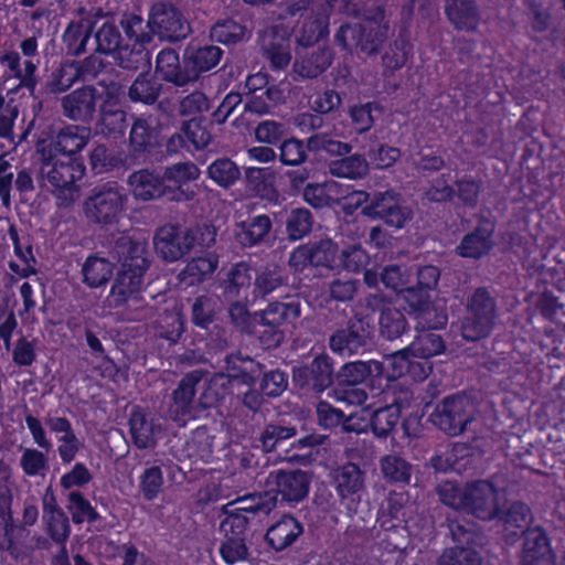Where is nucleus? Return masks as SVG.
Wrapping results in <instances>:
<instances>
[{"instance_id": "nucleus-1", "label": "nucleus", "mask_w": 565, "mask_h": 565, "mask_svg": "<svg viewBox=\"0 0 565 565\" xmlns=\"http://www.w3.org/2000/svg\"><path fill=\"white\" fill-rule=\"evenodd\" d=\"M499 520L503 525L504 541L514 543L522 537V546L518 554L519 565H555V553L550 537L541 525L530 526L533 515L530 507L514 501L504 510L499 508Z\"/></svg>"}, {"instance_id": "nucleus-2", "label": "nucleus", "mask_w": 565, "mask_h": 565, "mask_svg": "<svg viewBox=\"0 0 565 565\" xmlns=\"http://www.w3.org/2000/svg\"><path fill=\"white\" fill-rule=\"evenodd\" d=\"M436 492L445 505L480 521L490 522L499 515L498 489L489 480H475L463 486L446 481Z\"/></svg>"}, {"instance_id": "nucleus-3", "label": "nucleus", "mask_w": 565, "mask_h": 565, "mask_svg": "<svg viewBox=\"0 0 565 565\" xmlns=\"http://www.w3.org/2000/svg\"><path fill=\"white\" fill-rule=\"evenodd\" d=\"M113 253L120 263V269L110 295L116 306H121L140 291L143 276L150 267L149 252L146 242L120 235L115 241Z\"/></svg>"}, {"instance_id": "nucleus-4", "label": "nucleus", "mask_w": 565, "mask_h": 565, "mask_svg": "<svg viewBox=\"0 0 565 565\" xmlns=\"http://www.w3.org/2000/svg\"><path fill=\"white\" fill-rule=\"evenodd\" d=\"M85 173V166L76 158L58 159L45 149L42 150L39 177L46 181L50 191L57 200V205L71 206L78 196L79 188L76 181Z\"/></svg>"}, {"instance_id": "nucleus-5", "label": "nucleus", "mask_w": 565, "mask_h": 565, "mask_svg": "<svg viewBox=\"0 0 565 565\" xmlns=\"http://www.w3.org/2000/svg\"><path fill=\"white\" fill-rule=\"evenodd\" d=\"M446 522L455 545L443 551L437 565H482L486 535L481 527L466 519L447 518Z\"/></svg>"}, {"instance_id": "nucleus-6", "label": "nucleus", "mask_w": 565, "mask_h": 565, "mask_svg": "<svg viewBox=\"0 0 565 565\" xmlns=\"http://www.w3.org/2000/svg\"><path fill=\"white\" fill-rule=\"evenodd\" d=\"M312 34L298 39V44L302 46L297 52L294 63V71L303 78L313 79L323 74L332 64L334 52L327 45H311L320 39L328 35V24L323 19H317L309 24Z\"/></svg>"}, {"instance_id": "nucleus-7", "label": "nucleus", "mask_w": 565, "mask_h": 565, "mask_svg": "<svg viewBox=\"0 0 565 565\" xmlns=\"http://www.w3.org/2000/svg\"><path fill=\"white\" fill-rule=\"evenodd\" d=\"M128 201L124 189L115 181L93 188L83 202L84 215L89 223L108 226L119 222Z\"/></svg>"}, {"instance_id": "nucleus-8", "label": "nucleus", "mask_w": 565, "mask_h": 565, "mask_svg": "<svg viewBox=\"0 0 565 565\" xmlns=\"http://www.w3.org/2000/svg\"><path fill=\"white\" fill-rule=\"evenodd\" d=\"M381 26L361 21L342 23L333 35V42L342 51L359 57H372L381 53L388 33Z\"/></svg>"}, {"instance_id": "nucleus-9", "label": "nucleus", "mask_w": 565, "mask_h": 565, "mask_svg": "<svg viewBox=\"0 0 565 565\" xmlns=\"http://www.w3.org/2000/svg\"><path fill=\"white\" fill-rule=\"evenodd\" d=\"M476 405L463 393L444 397L429 414V422L447 436L455 437L466 431L475 420Z\"/></svg>"}, {"instance_id": "nucleus-10", "label": "nucleus", "mask_w": 565, "mask_h": 565, "mask_svg": "<svg viewBox=\"0 0 565 565\" xmlns=\"http://www.w3.org/2000/svg\"><path fill=\"white\" fill-rule=\"evenodd\" d=\"M467 315L461 322V334L468 341L487 338L497 319V301L486 287H479L467 299Z\"/></svg>"}, {"instance_id": "nucleus-11", "label": "nucleus", "mask_w": 565, "mask_h": 565, "mask_svg": "<svg viewBox=\"0 0 565 565\" xmlns=\"http://www.w3.org/2000/svg\"><path fill=\"white\" fill-rule=\"evenodd\" d=\"M373 344L374 329L361 313H354L329 338L331 351L345 356L364 354L372 349Z\"/></svg>"}, {"instance_id": "nucleus-12", "label": "nucleus", "mask_w": 565, "mask_h": 565, "mask_svg": "<svg viewBox=\"0 0 565 565\" xmlns=\"http://www.w3.org/2000/svg\"><path fill=\"white\" fill-rule=\"evenodd\" d=\"M361 213L371 220H382L397 230L405 227L414 215L402 194L394 190L374 191L371 203L364 205Z\"/></svg>"}, {"instance_id": "nucleus-13", "label": "nucleus", "mask_w": 565, "mask_h": 565, "mask_svg": "<svg viewBox=\"0 0 565 565\" xmlns=\"http://www.w3.org/2000/svg\"><path fill=\"white\" fill-rule=\"evenodd\" d=\"M146 26L152 36L170 43L180 42L191 33L190 23L172 3L159 1L151 6Z\"/></svg>"}, {"instance_id": "nucleus-14", "label": "nucleus", "mask_w": 565, "mask_h": 565, "mask_svg": "<svg viewBox=\"0 0 565 565\" xmlns=\"http://www.w3.org/2000/svg\"><path fill=\"white\" fill-rule=\"evenodd\" d=\"M333 359L318 354L310 363L292 367L294 385L305 392L322 393L333 384Z\"/></svg>"}, {"instance_id": "nucleus-15", "label": "nucleus", "mask_w": 565, "mask_h": 565, "mask_svg": "<svg viewBox=\"0 0 565 565\" xmlns=\"http://www.w3.org/2000/svg\"><path fill=\"white\" fill-rule=\"evenodd\" d=\"M209 374L207 371L198 369L183 375L175 390L171 394L172 403L169 407L170 417L174 422H185L186 418H201L198 399L195 401L196 385Z\"/></svg>"}, {"instance_id": "nucleus-16", "label": "nucleus", "mask_w": 565, "mask_h": 565, "mask_svg": "<svg viewBox=\"0 0 565 565\" xmlns=\"http://www.w3.org/2000/svg\"><path fill=\"white\" fill-rule=\"evenodd\" d=\"M127 184L137 201L149 202L167 196L172 202L189 199L180 189L171 190L169 184H163L161 174L149 169L134 171L127 179Z\"/></svg>"}, {"instance_id": "nucleus-17", "label": "nucleus", "mask_w": 565, "mask_h": 565, "mask_svg": "<svg viewBox=\"0 0 565 565\" xmlns=\"http://www.w3.org/2000/svg\"><path fill=\"white\" fill-rule=\"evenodd\" d=\"M153 245L157 255L167 263L178 262L193 249L188 227L172 223L156 230Z\"/></svg>"}, {"instance_id": "nucleus-18", "label": "nucleus", "mask_w": 565, "mask_h": 565, "mask_svg": "<svg viewBox=\"0 0 565 565\" xmlns=\"http://www.w3.org/2000/svg\"><path fill=\"white\" fill-rule=\"evenodd\" d=\"M297 438L296 443L291 446L298 449H310L320 446L324 443L326 436L319 434H307L299 436V431L294 426H284L281 424L270 423L267 424L262 431L258 440L265 452H273L282 446L287 440Z\"/></svg>"}, {"instance_id": "nucleus-19", "label": "nucleus", "mask_w": 565, "mask_h": 565, "mask_svg": "<svg viewBox=\"0 0 565 565\" xmlns=\"http://www.w3.org/2000/svg\"><path fill=\"white\" fill-rule=\"evenodd\" d=\"M100 95L93 85L76 88L61 98L63 115L70 120L89 124L97 111Z\"/></svg>"}, {"instance_id": "nucleus-20", "label": "nucleus", "mask_w": 565, "mask_h": 565, "mask_svg": "<svg viewBox=\"0 0 565 565\" xmlns=\"http://www.w3.org/2000/svg\"><path fill=\"white\" fill-rule=\"evenodd\" d=\"M159 145L157 128L152 127L146 118H135L129 132V150L127 151L129 160L135 166L141 164Z\"/></svg>"}, {"instance_id": "nucleus-21", "label": "nucleus", "mask_w": 565, "mask_h": 565, "mask_svg": "<svg viewBox=\"0 0 565 565\" xmlns=\"http://www.w3.org/2000/svg\"><path fill=\"white\" fill-rule=\"evenodd\" d=\"M276 492L282 501L298 503L307 498L312 472L301 469H280L275 472Z\"/></svg>"}, {"instance_id": "nucleus-22", "label": "nucleus", "mask_w": 565, "mask_h": 565, "mask_svg": "<svg viewBox=\"0 0 565 565\" xmlns=\"http://www.w3.org/2000/svg\"><path fill=\"white\" fill-rule=\"evenodd\" d=\"M271 228V218L260 214L235 223L233 237L242 248H252L266 243Z\"/></svg>"}, {"instance_id": "nucleus-23", "label": "nucleus", "mask_w": 565, "mask_h": 565, "mask_svg": "<svg viewBox=\"0 0 565 565\" xmlns=\"http://www.w3.org/2000/svg\"><path fill=\"white\" fill-rule=\"evenodd\" d=\"M129 126L128 114L116 102L105 99L99 106L96 131L108 139H120Z\"/></svg>"}, {"instance_id": "nucleus-24", "label": "nucleus", "mask_w": 565, "mask_h": 565, "mask_svg": "<svg viewBox=\"0 0 565 565\" xmlns=\"http://www.w3.org/2000/svg\"><path fill=\"white\" fill-rule=\"evenodd\" d=\"M493 232L494 225L488 220H482L472 232L462 237L456 249L457 253L462 257L475 259L487 255L493 247Z\"/></svg>"}, {"instance_id": "nucleus-25", "label": "nucleus", "mask_w": 565, "mask_h": 565, "mask_svg": "<svg viewBox=\"0 0 565 565\" xmlns=\"http://www.w3.org/2000/svg\"><path fill=\"white\" fill-rule=\"evenodd\" d=\"M246 190L254 196L269 203L279 201V191L276 188V174L269 168L249 167L244 173Z\"/></svg>"}, {"instance_id": "nucleus-26", "label": "nucleus", "mask_w": 565, "mask_h": 565, "mask_svg": "<svg viewBox=\"0 0 565 565\" xmlns=\"http://www.w3.org/2000/svg\"><path fill=\"white\" fill-rule=\"evenodd\" d=\"M218 267V256L214 253H205L191 258L184 268L177 275V279L185 287L199 286L212 278Z\"/></svg>"}, {"instance_id": "nucleus-27", "label": "nucleus", "mask_w": 565, "mask_h": 565, "mask_svg": "<svg viewBox=\"0 0 565 565\" xmlns=\"http://www.w3.org/2000/svg\"><path fill=\"white\" fill-rule=\"evenodd\" d=\"M445 14L458 31H475L480 21V11L476 0H445Z\"/></svg>"}, {"instance_id": "nucleus-28", "label": "nucleus", "mask_w": 565, "mask_h": 565, "mask_svg": "<svg viewBox=\"0 0 565 565\" xmlns=\"http://www.w3.org/2000/svg\"><path fill=\"white\" fill-rule=\"evenodd\" d=\"M89 164L95 173H107L118 169L129 170L135 167L124 150L108 148L98 143L89 153Z\"/></svg>"}, {"instance_id": "nucleus-29", "label": "nucleus", "mask_w": 565, "mask_h": 565, "mask_svg": "<svg viewBox=\"0 0 565 565\" xmlns=\"http://www.w3.org/2000/svg\"><path fill=\"white\" fill-rule=\"evenodd\" d=\"M335 491L341 499L354 495L365 488V471L354 462H347L333 471Z\"/></svg>"}, {"instance_id": "nucleus-30", "label": "nucleus", "mask_w": 565, "mask_h": 565, "mask_svg": "<svg viewBox=\"0 0 565 565\" xmlns=\"http://www.w3.org/2000/svg\"><path fill=\"white\" fill-rule=\"evenodd\" d=\"M301 523L291 515H284L266 532L265 540L275 551L279 552L289 547L301 534Z\"/></svg>"}, {"instance_id": "nucleus-31", "label": "nucleus", "mask_w": 565, "mask_h": 565, "mask_svg": "<svg viewBox=\"0 0 565 565\" xmlns=\"http://www.w3.org/2000/svg\"><path fill=\"white\" fill-rule=\"evenodd\" d=\"M383 372L384 365L382 362L375 360L353 361L343 364L335 373V379L341 385L355 386L371 376H382Z\"/></svg>"}, {"instance_id": "nucleus-32", "label": "nucleus", "mask_w": 565, "mask_h": 565, "mask_svg": "<svg viewBox=\"0 0 565 565\" xmlns=\"http://www.w3.org/2000/svg\"><path fill=\"white\" fill-rule=\"evenodd\" d=\"M300 315L301 302L298 299L288 302L273 301L265 309L255 311L256 321L280 328L285 323H292Z\"/></svg>"}, {"instance_id": "nucleus-33", "label": "nucleus", "mask_w": 565, "mask_h": 565, "mask_svg": "<svg viewBox=\"0 0 565 565\" xmlns=\"http://www.w3.org/2000/svg\"><path fill=\"white\" fill-rule=\"evenodd\" d=\"M163 84L149 71L140 72L128 87L127 96L134 104L151 106L159 99Z\"/></svg>"}, {"instance_id": "nucleus-34", "label": "nucleus", "mask_w": 565, "mask_h": 565, "mask_svg": "<svg viewBox=\"0 0 565 565\" xmlns=\"http://www.w3.org/2000/svg\"><path fill=\"white\" fill-rule=\"evenodd\" d=\"M89 129L79 126H67L61 129L53 141L51 149L65 154L67 158H73L74 154L79 152L89 140Z\"/></svg>"}, {"instance_id": "nucleus-35", "label": "nucleus", "mask_w": 565, "mask_h": 565, "mask_svg": "<svg viewBox=\"0 0 565 565\" xmlns=\"http://www.w3.org/2000/svg\"><path fill=\"white\" fill-rule=\"evenodd\" d=\"M184 52L193 83L200 78L202 73L209 72L217 66L223 55V51L214 45L200 47L188 46Z\"/></svg>"}, {"instance_id": "nucleus-36", "label": "nucleus", "mask_w": 565, "mask_h": 565, "mask_svg": "<svg viewBox=\"0 0 565 565\" xmlns=\"http://www.w3.org/2000/svg\"><path fill=\"white\" fill-rule=\"evenodd\" d=\"M93 34V52L103 55H114L121 47L122 35L116 24L106 21L100 25L94 23L89 26Z\"/></svg>"}, {"instance_id": "nucleus-37", "label": "nucleus", "mask_w": 565, "mask_h": 565, "mask_svg": "<svg viewBox=\"0 0 565 565\" xmlns=\"http://www.w3.org/2000/svg\"><path fill=\"white\" fill-rule=\"evenodd\" d=\"M230 393V381L226 379L225 372H216L204 383L198 397L196 408H200L202 415L207 409L220 406Z\"/></svg>"}, {"instance_id": "nucleus-38", "label": "nucleus", "mask_w": 565, "mask_h": 565, "mask_svg": "<svg viewBox=\"0 0 565 565\" xmlns=\"http://www.w3.org/2000/svg\"><path fill=\"white\" fill-rule=\"evenodd\" d=\"M200 169L198 166L193 162H178L171 166H168L163 169L161 173V178L163 181V184H167V182H171L174 185H170L171 190L180 189L185 194L191 195L189 199H182L180 202H188L192 201L196 193L193 190L185 189L184 185L188 182L194 181L200 177Z\"/></svg>"}, {"instance_id": "nucleus-39", "label": "nucleus", "mask_w": 565, "mask_h": 565, "mask_svg": "<svg viewBox=\"0 0 565 565\" xmlns=\"http://www.w3.org/2000/svg\"><path fill=\"white\" fill-rule=\"evenodd\" d=\"M225 375L230 381V387L234 381L249 387L254 386L256 379L253 375L256 371L263 370V364L255 363L249 356L242 358L241 355L228 354L224 359Z\"/></svg>"}, {"instance_id": "nucleus-40", "label": "nucleus", "mask_w": 565, "mask_h": 565, "mask_svg": "<svg viewBox=\"0 0 565 565\" xmlns=\"http://www.w3.org/2000/svg\"><path fill=\"white\" fill-rule=\"evenodd\" d=\"M145 43L136 42L131 46H121L116 53L117 66L130 72H147L151 67V55Z\"/></svg>"}, {"instance_id": "nucleus-41", "label": "nucleus", "mask_w": 565, "mask_h": 565, "mask_svg": "<svg viewBox=\"0 0 565 565\" xmlns=\"http://www.w3.org/2000/svg\"><path fill=\"white\" fill-rule=\"evenodd\" d=\"M417 334L408 345L412 356L428 360L439 355L446 350V342L443 337L434 330H425L416 327Z\"/></svg>"}, {"instance_id": "nucleus-42", "label": "nucleus", "mask_w": 565, "mask_h": 565, "mask_svg": "<svg viewBox=\"0 0 565 565\" xmlns=\"http://www.w3.org/2000/svg\"><path fill=\"white\" fill-rule=\"evenodd\" d=\"M83 282L90 288L106 285L114 274V264L105 257L89 255L82 266Z\"/></svg>"}, {"instance_id": "nucleus-43", "label": "nucleus", "mask_w": 565, "mask_h": 565, "mask_svg": "<svg viewBox=\"0 0 565 565\" xmlns=\"http://www.w3.org/2000/svg\"><path fill=\"white\" fill-rule=\"evenodd\" d=\"M130 434L134 444L139 449L152 448L156 445L154 425L147 418L140 407L132 411L129 418Z\"/></svg>"}, {"instance_id": "nucleus-44", "label": "nucleus", "mask_w": 565, "mask_h": 565, "mask_svg": "<svg viewBox=\"0 0 565 565\" xmlns=\"http://www.w3.org/2000/svg\"><path fill=\"white\" fill-rule=\"evenodd\" d=\"M286 284L287 276L284 269L277 264H268L255 277L254 294L264 298Z\"/></svg>"}, {"instance_id": "nucleus-45", "label": "nucleus", "mask_w": 565, "mask_h": 565, "mask_svg": "<svg viewBox=\"0 0 565 565\" xmlns=\"http://www.w3.org/2000/svg\"><path fill=\"white\" fill-rule=\"evenodd\" d=\"M252 281L250 266L247 263L235 264L227 273L223 284V297L225 300L238 298L242 291L246 290Z\"/></svg>"}, {"instance_id": "nucleus-46", "label": "nucleus", "mask_w": 565, "mask_h": 565, "mask_svg": "<svg viewBox=\"0 0 565 565\" xmlns=\"http://www.w3.org/2000/svg\"><path fill=\"white\" fill-rule=\"evenodd\" d=\"M401 418V405L393 403L373 412L370 425L373 434L386 438L396 427Z\"/></svg>"}, {"instance_id": "nucleus-47", "label": "nucleus", "mask_w": 565, "mask_h": 565, "mask_svg": "<svg viewBox=\"0 0 565 565\" xmlns=\"http://www.w3.org/2000/svg\"><path fill=\"white\" fill-rule=\"evenodd\" d=\"M408 322L404 312L393 307L379 317V332L388 341L399 339L408 330Z\"/></svg>"}, {"instance_id": "nucleus-48", "label": "nucleus", "mask_w": 565, "mask_h": 565, "mask_svg": "<svg viewBox=\"0 0 565 565\" xmlns=\"http://www.w3.org/2000/svg\"><path fill=\"white\" fill-rule=\"evenodd\" d=\"M207 175L218 186L230 189L241 179V170L232 159L223 157L209 166Z\"/></svg>"}, {"instance_id": "nucleus-49", "label": "nucleus", "mask_w": 565, "mask_h": 565, "mask_svg": "<svg viewBox=\"0 0 565 565\" xmlns=\"http://www.w3.org/2000/svg\"><path fill=\"white\" fill-rule=\"evenodd\" d=\"M263 52L276 70L285 68L291 60L289 39L277 33H274L269 41L263 45Z\"/></svg>"}, {"instance_id": "nucleus-50", "label": "nucleus", "mask_w": 565, "mask_h": 565, "mask_svg": "<svg viewBox=\"0 0 565 565\" xmlns=\"http://www.w3.org/2000/svg\"><path fill=\"white\" fill-rule=\"evenodd\" d=\"M330 172L340 178L361 179L369 172V164L361 154H352L330 164Z\"/></svg>"}, {"instance_id": "nucleus-51", "label": "nucleus", "mask_w": 565, "mask_h": 565, "mask_svg": "<svg viewBox=\"0 0 565 565\" xmlns=\"http://www.w3.org/2000/svg\"><path fill=\"white\" fill-rule=\"evenodd\" d=\"M308 247L311 256V266L333 268L339 246L331 238H321L319 241L309 242Z\"/></svg>"}, {"instance_id": "nucleus-52", "label": "nucleus", "mask_w": 565, "mask_h": 565, "mask_svg": "<svg viewBox=\"0 0 565 565\" xmlns=\"http://www.w3.org/2000/svg\"><path fill=\"white\" fill-rule=\"evenodd\" d=\"M246 26L233 19L217 21L210 31V38L223 44H236L241 42L246 34Z\"/></svg>"}, {"instance_id": "nucleus-53", "label": "nucleus", "mask_w": 565, "mask_h": 565, "mask_svg": "<svg viewBox=\"0 0 565 565\" xmlns=\"http://www.w3.org/2000/svg\"><path fill=\"white\" fill-rule=\"evenodd\" d=\"M381 470L390 482L408 483L413 466L397 455H387L381 459Z\"/></svg>"}, {"instance_id": "nucleus-54", "label": "nucleus", "mask_w": 565, "mask_h": 565, "mask_svg": "<svg viewBox=\"0 0 565 565\" xmlns=\"http://www.w3.org/2000/svg\"><path fill=\"white\" fill-rule=\"evenodd\" d=\"M216 300L207 295L194 299L191 307V321L201 329H209L216 318Z\"/></svg>"}, {"instance_id": "nucleus-55", "label": "nucleus", "mask_w": 565, "mask_h": 565, "mask_svg": "<svg viewBox=\"0 0 565 565\" xmlns=\"http://www.w3.org/2000/svg\"><path fill=\"white\" fill-rule=\"evenodd\" d=\"M156 72L160 75V79L174 85L175 87H185L193 83L190 66L186 61L185 52L182 61H177L172 65L156 67Z\"/></svg>"}, {"instance_id": "nucleus-56", "label": "nucleus", "mask_w": 565, "mask_h": 565, "mask_svg": "<svg viewBox=\"0 0 565 565\" xmlns=\"http://www.w3.org/2000/svg\"><path fill=\"white\" fill-rule=\"evenodd\" d=\"M156 72L160 75V79L174 85L175 87H185L193 83L190 66L186 61L185 52L182 61H177L172 65L156 67Z\"/></svg>"}, {"instance_id": "nucleus-57", "label": "nucleus", "mask_w": 565, "mask_h": 565, "mask_svg": "<svg viewBox=\"0 0 565 565\" xmlns=\"http://www.w3.org/2000/svg\"><path fill=\"white\" fill-rule=\"evenodd\" d=\"M279 161L284 166L299 167L308 159L305 142L296 137L281 141L279 146Z\"/></svg>"}, {"instance_id": "nucleus-58", "label": "nucleus", "mask_w": 565, "mask_h": 565, "mask_svg": "<svg viewBox=\"0 0 565 565\" xmlns=\"http://www.w3.org/2000/svg\"><path fill=\"white\" fill-rule=\"evenodd\" d=\"M312 214L307 209L292 210L286 222L288 238L297 241L306 236L312 228Z\"/></svg>"}, {"instance_id": "nucleus-59", "label": "nucleus", "mask_w": 565, "mask_h": 565, "mask_svg": "<svg viewBox=\"0 0 565 565\" xmlns=\"http://www.w3.org/2000/svg\"><path fill=\"white\" fill-rule=\"evenodd\" d=\"M248 335L255 337L264 349H276L285 340V332L280 327H271L266 322L256 321Z\"/></svg>"}, {"instance_id": "nucleus-60", "label": "nucleus", "mask_w": 565, "mask_h": 565, "mask_svg": "<svg viewBox=\"0 0 565 565\" xmlns=\"http://www.w3.org/2000/svg\"><path fill=\"white\" fill-rule=\"evenodd\" d=\"M68 510L72 514V520L76 524H81L84 520L89 523L99 519V514L90 505V503L78 491H73L68 494Z\"/></svg>"}, {"instance_id": "nucleus-61", "label": "nucleus", "mask_w": 565, "mask_h": 565, "mask_svg": "<svg viewBox=\"0 0 565 565\" xmlns=\"http://www.w3.org/2000/svg\"><path fill=\"white\" fill-rule=\"evenodd\" d=\"M228 317L234 328L244 334H248L256 322L255 312H249L247 305L238 300H230Z\"/></svg>"}, {"instance_id": "nucleus-62", "label": "nucleus", "mask_w": 565, "mask_h": 565, "mask_svg": "<svg viewBox=\"0 0 565 565\" xmlns=\"http://www.w3.org/2000/svg\"><path fill=\"white\" fill-rule=\"evenodd\" d=\"M418 320L416 327L425 330H437L444 328L447 324L448 316L443 308H438L431 301L427 308H424L415 315Z\"/></svg>"}, {"instance_id": "nucleus-63", "label": "nucleus", "mask_w": 565, "mask_h": 565, "mask_svg": "<svg viewBox=\"0 0 565 565\" xmlns=\"http://www.w3.org/2000/svg\"><path fill=\"white\" fill-rule=\"evenodd\" d=\"M359 280L353 278H335L329 286V298L337 302H350L359 290Z\"/></svg>"}, {"instance_id": "nucleus-64", "label": "nucleus", "mask_w": 565, "mask_h": 565, "mask_svg": "<svg viewBox=\"0 0 565 565\" xmlns=\"http://www.w3.org/2000/svg\"><path fill=\"white\" fill-rule=\"evenodd\" d=\"M63 39L67 44L70 53L81 55L86 51V44L90 40V32L89 29L85 31L81 23H71Z\"/></svg>"}]
</instances>
